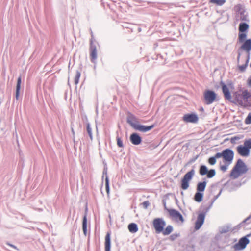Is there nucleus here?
I'll use <instances>...</instances> for the list:
<instances>
[{"label":"nucleus","instance_id":"nucleus-12","mask_svg":"<svg viewBox=\"0 0 251 251\" xmlns=\"http://www.w3.org/2000/svg\"><path fill=\"white\" fill-rule=\"evenodd\" d=\"M168 212L172 218L177 221L179 220L182 222L184 221L182 215L177 210L175 209H168Z\"/></svg>","mask_w":251,"mask_h":251},{"label":"nucleus","instance_id":"nucleus-37","mask_svg":"<svg viewBox=\"0 0 251 251\" xmlns=\"http://www.w3.org/2000/svg\"><path fill=\"white\" fill-rule=\"evenodd\" d=\"M247 84L249 86V87L251 88V76H250L247 81Z\"/></svg>","mask_w":251,"mask_h":251},{"label":"nucleus","instance_id":"nucleus-19","mask_svg":"<svg viewBox=\"0 0 251 251\" xmlns=\"http://www.w3.org/2000/svg\"><path fill=\"white\" fill-rule=\"evenodd\" d=\"M128 228L131 233H136L137 232L138 228L137 225L135 223H131L128 226Z\"/></svg>","mask_w":251,"mask_h":251},{"label":"nucleus","instance_id":"nucleus-11","mask_svg":"<svg viewBox=\"0 0 251 251\" xmlns=\"http://www.w3.org/2000/svg\"><path fill=\"white\" fill-rule=\"evenodd\" d=\"M182 120L185 123H197L199 120L197 114L192 113L186 114L182 117Z\"/></svg>","mask_w":251,"mask_h":251},{"label":"nucleus","instance_id":"nucleus-1","mask_svg":"<svg viewBox=\"0 0 251 251\" xmlns=\"http://www.w3.org/2000/svg\"><path fill=\"white\" fill-rule=\"evenodd\" d=\"M232 102L244 107L251 106V92L240 88L233 93Z\"/></svg>","mask_w":251,"mask_h":251},{"label":"nucleus","instance_id":"nucleus-13","mask_svg":"<svg viewBox=\"0 0 251 251\" xmlns=\"http://www.w3.org/2000/svg\"><path fill=\"white\" fill-rule=\"evenodd\" d=\"M90 58L92 62L96 63L97 58V48L95 45L91 44L90 47Z\"/></svg>","mask_w":251,"mask_h":251},{"label":"nucleus","instance_id":"nucleus-35","mask_svg":"<svg viewBox=\"0 0 251 251\" xmlns=\"http://www.w3.org/2000/svg\"><path fill=\"white\" fill-rule=\"evenodd\" d=\"M248 60L246 61V63L244 65L239 66V69L241 72H244L248 66Z\"/></svg>","mask_w":251,"mask_h":251},{"label":"nucleus","instance_id":"nucleus-33","mask_svg":"<svg viewBox=\"0 0 251 251\" xmlns=\"http://www.w3.org/2000/svg\"><path fill=\"white\" fill-rule=\"evenodd\" d=\"M117 140V144L119 147L122 148L123 147V144L122 139L119 137L117 136L116 137Z\"/></svg>","mask_w":251,"mask_h":251},{"label":"nucleus","instance_id":"nucleus-25","mask_svg":"<svg viewBox=\"0 0 251 251\" xmlns=\"http://www.w3.org/2000/svg\"><path fill=\"white\" fill-rule=\"evenodd\" d=\"M82 228L84 234L86 235L87 231V218L86 215L84 216L83 219Z\"/></svg>","mask_w":251,"mask_h":251},{"label":"nucleus","instance_id":"nucleus-16","mask_svg":"<svg viewBox=\"0 0 251 251\" xmlns=\"http://www.w3.org/2000/svg\"><path fill=\"white\" fill-rule=\"evenodd\" d=\"M241 48L247 52L249 53L251 50V39L246 40Z\"/></svg>","mask_w":251,"mask_h":251},{"label":"nucleus","instance_id":"nucleus-30","mask_svg":"<svg viewBox=\"0 0 251 251\" xmlns=\"http://www.w3.org/2000/svg\"><path fill=\"white\" fill-rule=\"evenodd\" d=\"M105 189L106 191L107 194L108 196L109 195V192H110V188H109V179L108 177H106L105 178Z\"/></svg>","mask_w":251,"mask_h":251},{"label":"nucleus","instance_id":"nucleus-7","mask_svg":"<svg viewBox=\"0 0 251 251\" xmlns=\"http://www.w3.org/2000/svg\"><path fill=\"white\" fill-rule=\"evenodd\" d=\"M195 174L194 169L187 172L182 178L181 181V188L183 190H186L189 186V182L192 179Z\"/></svg>","mask_w":251,"mask_h":251},{"label":"nucleus","instance_id":"nucleus-14","mask_svg":"<svg viewBox=\"0 0 251 251\" xmlns=\"http://www.w3.org/2000/svg\"><path fill=\"white\" fill-rule=\"evenodd\" d=\"M205 219L204 214L201 213L198 216L197 219L195 223V228L196 230H198L201 228L202 224H203Z\"/></svg>","mask_w":251,"mask_h":251},{"label":"nucleus","instance_id":"nucleus-18","mask_svg":"<svg viewBox=\"0 0 251 251\" xmlns=\"http://www.w3.org/2000/svg\"><path fill=\"white\" fill-rule=\"evenodd\" d=\"M206 185V182L203 181L202 182H199L197 187V190L198 192H203L204 191Z\"/></svg>","mask_w":251,"mask_h":251},{"label":"nucleus","instance_id":"nucleus-34","mask_svg":"<svg viewBox=\"0 0 251 251\" xmlns=\"http://www.w3.org/2000/svg\"><path fill=\"white\" fill-rule=\"evenodd\" d=\"M246 38V34L244 33L239 34V40L240 42H242Z\"/></svg>","mask_w":251,"mask_h":251},{"label":"nucleus","instance_id":"nucleus-10","mask_svg":"<svg viewBox=\"0 0 251 251\" xmlns=\"http://www.w3.org/2000/svg\"><path fill=\"white\" fill-rule=\"evenodd\" d=\"M249 240L246 237H243L240 239L238 243L233 246V249L238 251L243 250L249 243Z\"/></svg>","mask_w":251,"mask_h":251},{"label":"nucleus","instance_id":"nucleus-29","mask_svg":"<svg viewBox=\"0 0 251 251\" xmlns=\"http://www.w3.org/2000/svg\"><path fill=\"white\" fill-rule=\"evenodd\" d=\"M81 75L80 72L78 71H77L76 72V74L75 75L74 78V82L75 85H77L79 83V78Z\"/></svg>","mask_w":251,"mask_h":251},{"label":"nucleus","instance_id":"nucleus-23","mask_svg":"<svg viewBox=\"0 0 251 251\" xmlns=\"http://www.w3.org/2000/svg\"><path fill=\"white\" fill-rule=\"evenodd\" d=\"M249 28V25L245 23H242L240 24L239 27V30L241 32L246 31Z\"/></svg>","mask_w":251,"mask_h":251},{"label":"nucleus","instance_id":"nucleus-2","mask_svg":"<svg viewBox=\"0 0 251 251\" xmlns=\"http://www.w3.org/2000/svg\"><path fill=\"white\" fill-rule=\"evenodd\" d=\"M234 152L229 149H226L222 151V152H218L216 153V157H222L224 165L220 166V169L225 172L227 170L228 166L232 162L234 158Z\"/></svg>","mask_w":251,"mask_h":251},{"label":"nucleus","instance_id":"nucleus-40","mask_svg":"<svg viewBox=\"0 0 251 251\" xmlns=\"http://www.w3.org/2000/svg\"><path fill=\"white\" fill-rule=\"evenodd\" d=\"M72 131H73V132L74 133V130H73V129H72Z\"/></svg>","mask_w":251,"mask_h":251},{"label":"nucleus","instance_id":"nucleus-24","mask_svg":"<svg viewBox=\"0 0 251 251\" xmlns=\"http://www.w3.org/2000/svg\"><path fill=\"white\" fill-rule=\"evenodd\" d=\"M203 198V194L200 192H197L194 196V200L198 202H200L202 201Z\"/></svg>","mask_w":251,"mask_h":251},{"label":"nucleus","instance_id":"nucleus-4","mask_svg":"<svg viewBox=\"0 0 251 251\" xmlns=\"http://www.w3.org/2000/svg\"><path fill=\"white\" fill-rule=\"evenodd\" d=\"M127 121L128 123L135 130L141 132H145L148 131L154 127L153 125L150 126H146L138 124L137 118L132 114L128 116Z\"/></svg>","mask_w":251,"mask_h":251},{"label":"nucleus","instance_id":"nucleus-39","mask_svg":"<svg viewBox=\"0 0 251 251\" xmlns=\"http://www.w3.org/2000/svg\"><path fill=\"white\" fill-rule=\"evenodd\" d=\"M10 246H11V247H13V248H15L14 246L13 245H10V244H9Z\"/></svg>","mask_w":251,"mask_h":251},{"label":"nucleus","instance_id":"nucleus-20","mask_svg":"<svg viewBox=\"0 0 251 251\" xmlns=\"http://www.w3.org/2000/svg\"><path fill=\"white\" fill-rule=\"evenodd\" d=\"M21 83V76H19L17 80V83L16 90V98L17 100L18 99L19 96Z\"/></svg>","mask_w":251,"mask_h":251},{"label":"nucleus","instance_id":"nucleus-38","mask_svg":"<svg viewBox=\"0 0 251 251\" xmlns=\"http://www.w3.org/2000/svg\"><path fill=\"white\" fill-rule=\"evenodd\" d=\"M143 204L145 208H147L149 205V202L148 201H145L143 203Z\"/></svg>","mask_w":251,"mask_h":251},{"label":"nucleus","instance_id":"nucleus-27","mask_svg":"<svg viewBox=\"0 0 251 251\" xmlns=\"http://www.w3.org/2000/svg\"><path fill=\"white\" fill-rule=\"evenodd\" d=\"M219 158V157H216V153L214 156L210 157L208 160V162L211 165H214L216 162V159Z\"/></svg>","mask_w":251,"mask_h":251},{"label":"nucleus","instance_id":"nucleus-21","mask_svg":"<svg viewBox=\"0 0 251 251\" xmlns=\"http://www.w3.org/2000/svg\"><path fill=\"white\" fill-rule=\"evenodd\" d=\"M173 230V228L172 226L168 225L165 229H163V231H161L164 235H168L170 234Z\"/></svg>","mask_w":251,"mask_h":251},{"label":"nucleus","instance_id":"nucleus-3","mask_svg":"<svg viewBox=\"0 0 251 251\" xmlns=\"http://www.w3.org/2000/svg\"><path fill=\"white\" fill-rule=\"evenodd\" d=\"M247 170L248 169L245 163L242 159H239L232 168L230 176L234 179L237 178L241 175L246 173Z\"/></svg>","mask_w":251,"mask_h":251},{"label":"nucleus","instance_id":"nucleus-31","mask_svg":"<svg viewBox=\"0 0 251 251\" xmlns=\"http://www.w3.org/2000/svg\"><path fill=\"white\" fill-rule=\"evenodd\" d=\"M215 175V171L214 169H211L208 171L207 173V177L208 178L213 177Z\"/></svg>","mask_w":251,"mask_h":251},{"label":"nucleus","instance_id":"nucleus-28","mask_svg":"<svg viewBox=\"0 0 251 251\" xmlns=\"http://www.w3.org/2000/svg\"><path fill=\"white\" fill-rule=\"evenodd\" d=\"M86 130L91 140L93 139L92 132V128L90 126V124L89 123H87L86 124Z\"/></svg>","mask_w":251,"mask_h":251},{"label":"nucleus","instance_id":"nucleus-15","mask_svg":"<svg viewBox=\"0 0 251 251\" xmlns=\"http://www.w3.org/2000/svg\"><path fill=\"white\" fill-rule=\"evenodd\" d=\"M131 142L135 145L140 144L142 142L141 137L137 133H133L130 136Z\"/></svg>","mask_w":251,"mask_h":251},{"label":"nucleus","instance_id":"nucleus-5","mask_svg":"<svg viewBox=\"0 0 251 251\" xmlns=\"http://www.w3.org/2000/svg\"><path fill=\"white\" fill-rule=\"evenodd\" d=\"M251 149V139H249L244 141L243 145H240L237 146L236 150L240 155L243 157H247L250 154Z\"/></svg>","mask_w":251,"mask_h":251},{"label":"nucleus","instance_id":"nucleus-8","mask_svg":"<svg viewBox=\"0 0 251 251\" xmlns=\"http://www.w3.org/2000/svg\"><path fill=\"white\" fill-rule=\"evenodd\" d=\"M220 85L225 99L231 101L232 96L230 90L234 89L233 84H228V85H226L224 83L221 82Z\"/></svg>","mask_w":251,"mask_h":251},{"label":"nucleus","instance_id":"nucleus-26","mask_svg":"<svg viewBox=\"0 0 251 251\" xmlns=\"http://www.w3.org/2000/svg\"><path fill=\"white\" fill-rule=\"evenodd\" d=\"M207 172L208 170L205 166L201 165L200 167L199 172L201 175L203 176L207 174Z\"/></svg>","mask_w":251,"mask_h":251},{"label":"nucleus","instance_id":"nucleus-9","mask_svg":"<svg viewBox=\"0 0 251 251\" xmlns=\"http://www.w3.org/2000/svg\"><path fill=\"white\" fill-rule=\"evenodd\" d=\"M152 225L157 233H160L163 231L166 223L162 218H157L152 221Z\"/></svg>","mask_w":251,"mask_h":251},{"label":"nucleus","instance_id":"nucleus-36","mask_svg":"<svg viewBox=\"0 0 251 251\" xmlns=\"http://www.w3.org/2000/svg\"><path fill=\"white\" fill-rule=\"evenodd\" d=\"M179 236V235L178 234H173L170 236V239L171 240L174 241L176 240Z\"/></svg>","mask_w":251,"mask_h":251},{"label":"nucleus","instance_id":"nucleus-17","mask_svg":"<svg viewBox=\"0 0 251 251\" xmlns=\"http://www.w3.org/2000/svg\"><path fill=\"white\" fill-rule=\"evenodd\" d=\"M110 233L107 232L105 237V251H110Z\"/></svg>","mask_w":251,"mask_h":251},{"label":"nucleus","instance_id":"nucleus-32","mask_svg":"<svg viewBox=\"0 0 251 251\" xmlns=\"http://www.w3.org/2000/svg\"><path fill=\"white\" fill-rule=\"evenodd\" d=\"M245 123L247 125L251 124V113H249L245 120Z\"/></svg>","mask_w":251,"mask_h":251},{"label":"nucleus","instance_id":"nucleus-6","mask_svg":"<svg viewBox=\"0 0 251 251\" xmlns=\"http://www.w3.org/2000/svg\"><path fill=\"white\" fill-rule=\"evenodd\" d=\"M217 94L213 91L207 90L203 92V102L206 105H209L216 101Z\"/></svg>","mask_w":251,"mask_h":251},{"label":"nucleus","instance_id":"nucleus-22","mask_svg":"<svg viewBox=\"0 0 251 251\" xmlns=\"http://www.w3.org/2000/svg\"><path fill=\"white\" fill-rule=\"evenodd\" d=\"M226 2V0H209V2L217 6H222Z\"/></svg>","mask_w":251,"mask_h":251}]
</instances>
